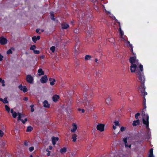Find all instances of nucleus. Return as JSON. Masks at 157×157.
Masks as SVG:
<instances>
[{
	"label": "nucleus",
	"mask_w": 157,
	"mask_h": 157,
	"mask_svg": "<svg viewBox=\"0 0 157 157\" xmlns=\"http://www.w3.org/2000/svg\"><path fill=\"white\" fill-rule=\"evenodd\" d=\"M139 69L137 68L136 70V73L138 76L139 81L141 83V85L144 84L145 81V78L143 75V66L142 65L140 64L139 67Z\"/></svg>",
	"instance_id": "obj_1"
},
{
	"label": "nucleus",
	"mask_w": 157,
	"mask_h": 157,
	"mask_svg": "<svg viewBox=\"0 0 157 157\" xmlns=\"http://www.w3.org/2000/svg\"><path fill=\"white\" fill-rule=\"evenodd\" d=\"M129 62L132 64L130 67L131 72H134L137 68L139 69V67H137L139 65L138 60L136 59V56L130 57Z\"/></svg>",
	"instance_id": "obj_2"
},
{
	"label": "nucleus",
	"mask_w": 157,
	"mask_h": 157,
	"mask_svg": "<svg viewBox=\"0 0 157 157\" xmlns=\"http://www.w3.org/2000/svg\"><path fill=\"white\" fill-rule=\"evenodd\" d=\"M146 109H144V108L143 109L142 111H141V114L142 116V119H143V122L144 124L146 126V129H149V116L147 114H146L145 113V112L144 111V110H146Z\"/></svg>",
	"instance_id": "obj_3"
},
{
	"label": "nucleus",
	"mask_w": 157,
	"mask_h": 157,
	"mask_svg": "<svg viewBox=\"0 0 157 157\" xmlns=\"http://www.w3.org/2000/svg\"><path fill=\"white\" fill-rule=\"evenodd\" d=\"M145 88L144 87V84L141 85L139 87V91L140 92V95L143 96V98H144L143 104L144 106V109L146 108L145 96L147 94V93L145 91Z\"/></svg>",
	"instance_id": "obj_4"
},
{
	"label": "nucleus",
	"mask_w": 157,
	"mask_h": 157,
	"mask_svg": "<svg viewBox=\"0 0 157 157\" xmlns=\"http://www.w3.org/2000/svg\"><path fill=\"white\" fill-rule=\"evenodd\" d=\"M105 125L102 124H99L97 126V129L100 132H102L104 130Z\"/></svg>",
	"instance_id": "obj_5"
},
{
	"label": "nucleus",
	"mask_w": 157,
	"mask_h": 157,
	"mask_svg": "<svg viewBox=\"0 0 157 157\" xmlns=\"http://www.w3.org/2000/svg\"><path fill=\"white\" fill-rule=\"evenodd\" d=\"M26 80L28 82L32 83L33 81V77L30 75H28L26 76Z\"/></svg>",
	"instance_id": "obj_6"
},
{
	"label": "nucleus",
	"mask_w": 157,
	"mask_h": 157,
	"mask_svg": "<svg viewBox=\"0 0 157 157\" xmlns=\"http://www.w3.org/2000/svg\"><path fill=\"white\" fill-rule=\"evenodd\" d=\"M48 80V79L47 75H45L42 77L40 79V81L41 83H46L47 81Z\"/></svg>",
	"instance_id": "obj_7"
},
{
	"label": "nucleus",
	"mask_w": 157,
	"mask_h": 157,
	"mask_svg": "<svg viewBox=\"0 0 157 157\" xmlns=\"http://www.w3.org/2000/svg\"><path fill=\"white\" fill-rule=\"evenodd\" d=\"M61 26L62 29H66L69 27V25L65 22L62 23Z\"/></svg>",
	"instance_id": "obj_8"
},
{
	"label": "nucleus",
	"mask_w": 157,
	"mask_h": 157,
	"mask_svg": "<svg viewBox=\"0 0 157 157\" xmlns=\"http://www.w3.org/2000/svg\"><path fill=\"white\" fill-rule=\"evenodd\" d=\"M19 88L21 90H22L25 93L27 91V89L26 86H22V85H20L19 86Z\"/></svg>",
	"instance_id": "obj_9"
},
{
	"label": "nucleus",
	"mask_w": 157,
	"mask_h": 157,
	"mask_svg": "<svg viewBox=\"0 0 157 157\" xmlns=\"http://www.w3.org/2000/svg\"><path fill=\"white\" fill-rule=\"evenodd\" d=\"M6 39L3 37H0V43L2 44H5L7 43Z\"/></svg>",
	"instance_id": "obj_10"
},
{
	"label": "nucleus",
	"mask_w": 157,
	"mask_h": 157,
	"mask_svg": "<svg viewBox=\"0 0 157 157\" xmlns=\"http://www.w3.org/2000/svg\"><path fill=\"white\" fill-rule=\"evenodd\" d=\"M106 103L108 105H110L112 104V101L109 97H108L105 100Z\"/></svg>",
	"instance_id": "obj_11"
},
{
	"label": "nucleus",
	"mask_w": 157,
	"mask_h": 157,
	"mask_svg": "<svg viewBox=\"0 0 157 157\" xmlns=\"http://www.w3.org/2000/svg\"><path fill=\"white\" fill-rule=\"evenodd\" d=\"M43 106L44 107L49 108L50 107V105L48 103L47 100H45L43 102Z\"/></svg>",
	"instance_id": "obj_12"
},
{
	"label": "nucleus",
	"mask_w": 157,
	"mask_h": 157,
	"mask_svg": "<svg viewBox=\"0 0 157 157\" xmlns=\"http://www.w3.org/2000/svg\"><path fill=\"white\" fill-rule=\"evenodd\" d=\"M126 43L127 44V46L128 47H130V48L131 51L133 53L134 55V54L133 52V47L132 45L130 44L129 41H127Z\"/></svg>",
	"instance_id": "obj_13"
},
{
	"label": "nucleus",
	"mask_w": 157,
	"mask_h": 157,
	"mask_svg": "<svg viewBox=\"0 0 157 157\" xmlns=\"http://www.w3.org/2000/svg\"><path fill=\"white\" fill-rule=\"evenodd\" d=\"M59 140V138L58 137H52V143L53 145H55L56 142Z\"/></svg>",
	"instance_id": "obj_14"
},
{
	"label": "nucleus",
	"mask_w": 157,
	"mask_h": 157,
	"mask_svg": "<svg viewBox=\"0 0 157 157\" xmlns=\"http://www.w3.org/2000/svg\"><path fill=\"white\" fill-rule=\"evenodd\" d=\"M73 128L71 129V132H75L77 128V126L76 123H73L72 124Z\"/></svg>",
	"instance_id": "obj_15"
},
{
	"label": "nucleus",
	"mask_w": 157,
	"mask_h": 157,
	"mask_svg": "<svg viewBox=\"0 0 157 157\" xmlns=\"http://www.w3.org/2000/svg\"><path fill=\"white\" fill-rule=\"evenodd\" d=\"M49 81L50 82V84L51 86L54 85L56 81L55 79L51 78H49Z\"/></svg>",
	"instance_id": "obj_16"
},
{
	"label": "nucleus",
	"mask_w": 157,
	"mask_h": 157,
	"mask_svg": "<svg viewBox=\"0 0 157 157\" xmlns=\"http://www.w3.org/2000/svg\"><path fill=\"white\" fill-rule=\"evenodd\" d=\"M59 98V96L57 95H54L52 97V100L54 102H56L57 101L58 99Z\"/></svg>",
	"instance_id": "obj_17"
},
{
	"label": "nucleus",
	"mask_w": 157,
	"mask_h": 157,
	"mask_svg": "<svg viewBox=\"0 0 157 157\" xmlns=\"http://www.w3.org/2000/svg\"><path fill=\"white\" fill-rule=\"evenodd\" d=\"M38 75L39 76L43 75L44 74V72L43 71L41 68H40L38 70Z\"/></svg>",
	"instance_id": "obj_18"
},
{
	"label": "nucleus",
	"mask_w": 157,
	"mask_h": 157,
	"mask_svg": "<svg viewBox=\"0 0 157 157\" xmlns=\"http://www.w3.org/2000/svg\"><path fill=\"white\" fill-rule=\"evenodd\" d=\"M140 124V120H136L133 121L132 125L133 126H136L137 125L139 124Z\"/></svg>",
	"instance_id": "obj_19"
},
{
	"label": "nucleus",
	"mask_w": 157,
	"mask_h": 157,
	"mask_svg": "<svg viewBox=\"0 0 157 157\" xmlns=\"http://www.w3.org/2000/svg\"><path fill=\"white\" fill-rule=\"evenodd\" d=\"M115 21L118 24L119 26L120 27L119 28V30L120 31V33L121 35V36H122L123 35L124 33H123V32L121 31V27L120 25V22H118L117 21V19L115 20Z\"/></svg>",
	"instance_id": "obj_20"
},
{
	"label": "nucleus",
	"mask_w": 157,
	"mask_h": 157,
	"mask_svg": "<svg viewBox=\"0 0 157 157\" xmlns=\"http://www.w3.org/2000/svg\"><path fill=\"white\" fill-rule=\"evenodd\" d=\"M77 135L75 134H73L72 135V139H73V141L75 142L77 139Z\"/></svg>",
	"instance_id": "obj_21"
},
{
	"label": "nucleus",
	"mask_w": 157,
	"mask_h": 157,
	"mask_svg": "<svg viewBox=\"0 0 157 157\" xmlns=\"http://www.w3.org/2000/svg\"><path fill=\"white\" fill-rule=\"evenodd\" d=\"M0 101L3 102L4 104L7 103L8 102L6 98H5L4 99L2 98H0Z\"/></svg>",
	"instance_id": "obj_22"
},
{
	"label": "nucleus",
	"mask_w": 157,
	"mask_h": 157,
	"mask_svg": "<svg viewBox=\"0 0 157 157\" xmlns=\"http://www.w3.org/2000/svg\"><path fill=\"white\" fill-rule=\"evenodd\" d=\"M18 120H21V118L23 117H24V115L22 114H21V113H18Z\"/></svg>",
	"instance_id": "obj_23"
},
{
	"label": "nucleus",
	"mask_w": 157,
	"mask_h": 157,
	"mask_svg": "<svg viewBox=\"0 0 157 157\" xmlns=\"http://www.w3.org/2000/svg\"><path fill=\"white\" fill-rule=\"evenodd\" d=\"M33 128L32 127L29 126L27 127L26 131L27 132H30L31 131L33 130Z\"/></svg>",
	"instance_id": "obj_24"
},
{
	"label": "nucleus",
	"mask_w": 157,
	"mask_h": 157,
	"mask_svg": "<svg viewBox=\"0 0 157 157\" xmlns=\"http://www.w3.org/2000/svg\"><path fill=\"white\" fill-rule=\"evenodd\" d=\"M67 149L65 147H63L62 148H61L60 150V152L61 153H65L66 152Z\"/></svg>",
	"instance_id": "obj_25"
},
{
	"label": "nucleus",
	"mask_w": 157,
	"mask_h": 157,
	"mask_svg": "<svg viewBox=\"0 0 157 157\" xmlns=\"http://www.w3.org/2000/svg\"><path fill=\"white\" fill-rule=\"evenodd\" d=\"M91 58V56L88 55H86L85 58V59L86 60L90 59Z\"/></svg>",
	"instance_id": "obj_26"
},
{
	"label": "nucleus",
	"mask_w": 157,
	"mask_h": 157,
	"mask_svg": "<svg viewBox=\"0 0 157 157\" xmlns=\"http://www.w3.org/2000/svg\"><path fill=\"white\" fill-rule=\"evenodd\" d=\"M140 115V113H137L135 115V117L136 119V120H139V119L138 117Z\"/></svg>",
	"instance_id": "obj_27"
},
{
	"label": "nucleus",
	"mask_w": 157,
	"mask_h": 157,
	"mask_svg": "<svg viewBox=\"0 0 157 157\" xmlns=\"http://www.w3.org/2000/svg\"><path fill=\"white\" fill-rule=\"evenodd\" d=\"M5 108L6 109V110L8 112H9L10 109V108L7 105H5Z\"/></svg>",
	"instance_id": "obj_28"
},
{
	"label": "nucleus",
	"mask_w": 157,
	"mask_h": 157,
	"mask_svg": "<svg viewBox=\"0 0 157 157\" xmlns=\"http://www.w3.org/2000/svg\"><path fill=\"white\" fill-rule=\"evenodd\" d=\"M55 47L54 46H52L51 47L50 49L52 51V52L53 53L55 52Z\"/></svg>",
	"instance_id": "obj_29"
},
{
	"label": "nucleus",
	"mask_w": 157,
	"mask_h": 157,
	"mask_svg": "<svg viewBox=\"0 0 157 157\" xmlns=\"http://www.w3.org/2000/svg\"><path fill=\"white\" fill-rule=\"evenodd\" d=\"M36 48V46L34 45H32L30 48V49L34 51L35 48Z\"/></svg>",
	"instance_id": "obj_30"
},
{
	"label": "nucleus",
	"mask_w": 157,
	"mask_h": 157,
	"mask_svg": "<svg viewBox=\"0 0 157 157\" xmlns=\"http://www.w3.org/2000/svg\"><path fill=\"white\" fill-rule=\"evenodd\" d=\"M127 138H124L123 139V141L124 143L125 146H127Z\"/></svg>",
	"instance_id": "obj_31"
},
{
	"label": "nucleus",
	"mask_w": 157,
	"mask_h": 157,
	"mask_svg": "<svg viewBox=\"0 0 157 157\" xmlns=\"http://www.w3.org/2000/svg\"><path fill=\"white\" fill-rule=\"evenodd\" d=\"M17 115V114L15 112H14V113H12V116L14 118H16Z\"/></svg>",
	"instance_id": "obj_32"
},
{
	"label": "nucleus",
	"mask_w": 157,
	"mask_h": 157,
	"mask_svg": "<svg viewBox=\"0 0 157 157\" xmlns=\"http://www.w3.org/2000/svg\"><path fill=\"white\" fill-rule=\"evenodd\" d=\"M34 106V105H30L31 111L32 112H33L34 111V108H33Z\"/></svg>",
	"instance_id": "obj_33"
},
{
	"label": "nucleus",
	"mask_w": 157,
	"mask_h": 157,
	"mask_svg": "<svg viewBox=\"0 0 157 157\" xmlns=\"http://www.w3.org/2000/svg\"><path fill=\"white\" fill-rule=\"evenodd\" d=\"M33 41L35 42L37 41L36 36H34L32 38Z\"/></svg>",
	"instance_id": "obj_34"
},
{
	"label": "nucleus",
	"mask_w": 157,
	"mask_h": 157,
	"mask_svg": "<svg viewBox=\"0 0 157 157\" xmlns=\"http://www.w3.org/2000/svg\"><path fill=\"white\" fill-rule=\"evenodd\" d=\"M153 149L151 148L150 150V154L149 155H153Z\"/></svg>",
	"instance_id": "obj_35"
},
{
	"label": "nucleus",
	"mask_w": 157,
	"mask_h": 157,
	"mask_svg": "<svg viewBox=\"0 0 157 157\" xmlns=\"http://www.w3.org/2000/svg\"><path fill=\"white\" fill-rule=\"evenodd\" d=\"M46 151L48 152V153L47 154V155L48 156H49L50 155L51 152L50 151H49L48 149V148L46 150Z\"/></svg>",
	"instance_id": "obj_36"
},
{
	"label": "nucleus",
	"mask_w": 157,
	"mask_h": 157,
	"mask_svg": "<svg viewBox=\"0 0 157 157\" xmlns=\"http://www.w3.org/2000/svg\"><path fill=\"white\" fill-rule=\"evenodd\" d=\"M33 52L34 53L36 54H39L40 53V52L39 50H34Z\"/></svg>",
	"instance_id": "obj_37"
},
{
	"label": "nucleus",
	"mask_w": 157,
	"mask_h": 157,
	"mask_svg": "<svg viewBox=\"0 0 157 157\" xmlns=\"http://www.w3.org/2000/svg\"><path fill=\"white\" fill-rule=\"evenodd\" d=\"M7 53L8 54H12V52L10 49H9L7 52Z\"/></svg>",
	"instance_id": "obj_38"
},
{
	"label": "nucleus",
	"mask_w": 157,
	"mask_h": 157,
	"mask_svg": "<svg viewBox=\"0 0 157 157\" xmlns=\"http://www.w3.org/2000/svg\"><path fill=\"white\" fill-rule=\"evenodd\" d=\"M78 111H81L82 112V113H83L85 111V110L84 109H81L80 108H78Z\"/></svg>",
	"instance_id": "obj_39"
},
{
	"label": "nucleus",
	"mask_w": 157,
	"mask_h": 157,
	"mask_svg": "<svg viewBox=\"0 0 157 157\" xmlns=\"http://www.w3.org/2000/svg\"><path fill=\"white\" fill-rule=\"evenodd\" d=\"M125 128L123 126L121 127V132H123V131H124L125 130Z\"/></svg>",
	"instance_id": "obj_40"
},
{
	"label": "nucleus",
	"mask_w": 157,
	"mask_h": 157,
	"mask_svg": "<svg viewBox=\"0 0 157 157\" xmlns=\"http://www.w3.org/2000/svg\"><path fill=\"white\" fill-rule=\"evenodd\" d=\"M29 150L30 152H31L33 150L34 147H31L29 148Z\"/></svg>",
	"instance_id": "obj_41"
},
{
	"label": "nucleus",
	"mask_w": 157,
	"mask_h": 157,
	"mask_svg": "<svg viewBox=\"0 0 157 157\" xmlns=\"http://www.w3.org/2000/svg\"><path fill=\"white\" fill-rule=\"evenodd\" d=\"M27 120L28 119L27 118H25V120H21V121H22L23 123L25 124V122L27 121Z\"/></svg>",
	"instance_id": "obj_42"
},
{
	"label": "nucleus",
	"mask_w": 157,
	"mask_h": 157,
	"mask_svg": "<svg viewBox=\"0 0 157 157\" xmlns=\"http://www.w3.org/2000/svg\"><path fill=\"white\" fill-rule=\"evenodd\" d=\"M3 132L1 130H0V136L2 137L3 136Z\"/></svg>",
	"instance_id": "obj_43"
},
{
	"label": "nucleus",
	"mask_w": 157,
	"mask_h": 157,
	"mask_svg": "<svg viewBox=\"0 0 157 157\" xmlns=\"http://www.w3.org/2000/svg\"><path fill=\"white\" fill-rule=\"evenodd\" d=\"M5 81L4 80H2V81H1V83L2 84V86H5V85L4 84Z\"/></svg>",
	"instance_id": "obj_44"
},
{
	"label": "nucleus",
	"mask_w": 157,
	"mask_h": 157,
	"mask_svg": "<svg viewBox=\"0 0 157 157\" xmlns=\"http://www.w3.org/2000/svg\"><path fill=\"white\" fill-rule=\"evenodd\" d=\"M114 123L116 126L119 125V123L118 121H116L114 122Z\"/></svg>",
	"instance_id": "obj_45"
},
{
	"label": "nucleus",
	"mask_w": 157,
	"mask_h": 157,
	"mask_svg": "<svg viewBox=\"0 0 157 157\" xmlns=\"http://www.w3.org/2000/svg\"><path fill=\"white\" fill-rule=\"evenodd\" d=\"M40 30V29H37L36 30V32L37 33H39V34H40L41 33L39 32V31Z\"/></svg>",
	"instance_id": "obj_46"
},
{
	"label": "nucleus",
	"mask_w": 157,
	"mask_h": 157,
	"mask_svg": "<svg viewBox=\"0 0 157 157\" xmlns=\"http://www.w3.org/2000/svg\"><path fill=\"white\" fill-rule=\"evenodd\" d=\"M3 57V56L0 54V61H2V60Z\"/></svg>",
	"instance_id": "obj_47"
},
{
	"label": "nucleus",
	"mask_w": 157,
	"mask_h": 157,
	"mask_svg": "<svg viewBox=\"0 0 157 157\" xmlns=\"http://www.w3.org/2000/svg\"><path fill=\"white\" fill-rule=\"evenodd\" d=\"M28 142H27V141H25V142H24V145L25 146H28Z\"/></svg>",
	"instance_id": "obj_48"
},
{
	"label": "nucleus",
	"mask_w": 157,
	"mask_h": 157,
	"mask_svg": "<svg viewBox=\"0 0 157 157\" xmlns=\"http://www.w3.org/2000/svg\"><path fill=\"white\" fill-rule=\"evenodd\" d=\"M23 100L24 101H27L28 100V98L27 97H25L24 98Z\"/></svg>",
	"instance_id": "obj_49"
},
{
	"label": "nucleus",
	"mask_w": 157,
	"mask_h": 157,
	"mask_svg": "<svg viewBox=\"0 0 157 157\" xmlns=\"http://www.w3.org/2000/svg\"><path fill=\"white\" fill-rule=\"evenodd\" d=\"M51 18L52 20L55 21V18L54 17L53 15L51 17Z\"/></svg>",
	"instance_id": "obj_50"
},
{
	"label": "nucleus",
	"mask_w": 157,
	"mask_h": 157,
	"mask_svg": "<svg viewBox=\"0 0 157 157\" xmlns=\"http://www.w3.org/2000/svg\"><path fill=\"white\" fill-rule=\"evenodd\" d=\"M36 38L37 40H39L40 39V37L39 36H37V37H36Z\"/></svg>",
	"instance_id": "obj_51"
},
{
	"label": "nucleus",
	"mask_w": 157,
	"mask_h": 157,
	"mask_svg": "<svg viewBox=\"0 0 157 157\" xmlns=\"http://www.w3.org/2000/svg\"><path fill=\"white\" fill-rule=\"evenodd\" d=\"M74 32L76 33H78V31H77V29H75L74 30Z\"/></svg>",
	"instance_id": "obj_52"
},
{
	"label": "nucleus",
	"mask_w": 157,
	"mask_h": 157,
	"mask_svg": "<svg viewBox=\"0 0 157 157\" xmlns=\"http://www.w3.org/2000/svg\"><path fill=\"white\" fill-rule=\"evenodd\" d=\"M52 146H49V149H50V150H52Z\"/></svg>",
	"instance_id": "obj_53"
},
{
	"label": "nucleus",
	"mask_w": 157,
	"mask_h": 157,
	"mask_svg": "<svg viewBox=\"0 0 157 157\" xmlns=\"http://www.w3.org/2000/svg\"><path fill=\"white\" fill-rule=\"evenodd\" d=\"M5 142H2V145L3 146H5Z\"/></svg>",
	"instance_id": "obj_54"
},
{
	"label": "nucleus",
	"mask_w": 157,
	"mask_h": 157,
	"mask_svg": "<svg viewBox=\"0 0 157 157\" xmlns=\"http://www.w3.org/2000/svg\"><path fill=\"white\" fill-rule=\"evenodd\" d=\"M11 113H14V111H13V109H12L11 110Z\"/></svg>",
	"instance_id": "obj_55"
},
{
	"label": "nucleus",
	"mask_w": 157,
	"mask_h": 157,
	"mask_svg": "<svg viewBox=\"0 0 157 157\" xmlns=\"http://www.w3.org/2000/svg\"><path fill=\"white\" fill-rule=\"evenodd\" d=\"M99 73L98 72H96V75L98 76H99Z\"/></svg>",
	"instance_id": "obj_56"
},
{
	"label": "nucleus",
	"mask_w": 157,
	"mask_h": 157,
	"mask_svg": "<svg viewBox=\"0 0 157 157\" xmlns=\"http://www.w3.org/2000/svg\"><path fill=\"white\" fill-rule=\"evenodd\" d=\"M113 128L114 129H115L116 128V126H114V125H113Z\"/></svg>",
	"instance_id": "obj_57"
},
{
	"label": "nucleus",
	"mask_w": 157,
	"mask_h": 157,
	"mask_svg": "<svg viewBox=\"0 0 157 157\" xmlns=\"http://www.w3.org/2000/svg\"><path fill=\"white\" fill-rule=\"evenodd\" d=\"M44 56L43 55L41 56V58L43 59L44 58Z\"/></svg>",
	"instance_id": "obj_58"
},
{
	"label": "nucleus",
	"mask_w": 157,
	"mask_h": 157,
	"mask_svg": "<svg viewBox=\"0 0 157 157\" xmlns=\"http://www.w3.org/2000/svg\"><path fill=\"white\" fill-rule=\"evenodd\" d=\"M148 157H153V155H149Z\"/></svg>",
	"instance_id": "obj_59"
},
{
	"label": "nucleus",
	"mask_w": 157,
	"mask_h": 157,
	"mask_svg": "<svg viewBox=\"0 0 157 157\" xmlns=\"http://www.w3.org/2000/svg\"><path fill=\"white\" fill-rule=\"evenodd\" d=\"M95 62H96L97 63V62H98V59H95Z\"/></svg>",
	"instance_id": "obj_60"
},
{
	"label": "nucleus",
	"mask_w": 157,
	"mask_h": 157,
	"mask_svg": "<svg viewBox=\"0 0 157 157\" xmlns=\"http://www.w3.org/2000/svg\"><path fill=\"white\" fill-rule=\"evenodd\" d=\"M131 147V144L129 145V146L128 145V147H129V148H130Z\"/></svg>",
	"instance_id": "obj_61"
},
{
	"label": "nucleus",
	"mask_w": 157,
	"mask_h": 157,
	"mask_svg": "<svg viewBox=\"0 0 157 157\" xmlns=\"http://www.w3.org/2000/svg\"><path fill=\"white\" fill-rule=\"evenodd\" d=\"M125 147H128V144H127V146H125Z\"/></svg>",
	"instance_id": "obj_62"
},
{
	"label": "nucleus",
	"mask_w": 157,
	"mask_h": 157,
	"mask_svg": "<svg viewBox=\"0 0 157 157\" xmlns=\"http://www.w3.org/2000/svg\"><path fill=\"white\" fill-rule=\"evenodd\" d=\"M41 31L42 32H43L44 31V30H41Z\"/></svg>",
	"instance_id": "obj_63"
},
{
	"label": "nucleus",
	"mask_w": 157,
	"mask_h": 157,
	"mask_svg": "<svg viewBox=\"0 0 157 157\" xmlns=\"http://www.w3.org/2000/svg\"><path fill=\"white\" fill-rule=\"evenodd\" d=\"M30 157H33L32 155H31Z\"/></svg>",
	"instance_id": "obj_64"
}]
</instances>
